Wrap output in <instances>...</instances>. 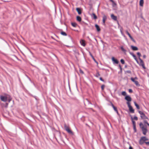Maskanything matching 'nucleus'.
Returning <instances> with one entry per match:
<instances>
[{
	"label": "nucleus",
	"mask_w": 149,
	"mask_h": 149,
	"mask_svg": "<svg viewBox=\"0 0 149 149\" xmlns=\"http://www.w3.org/2000/svg\"><path fill=\"white\" fill-rule=\"evenodd\" d=\"M131 119L132 120V123H133V126H135L136 125L135 122V121H134L133 120V117H132V116H131Z\"/></svg>",
	"instance_id": "b1692460"
},
{
	"label": "nucleus",
	"mask_w": 149,
	"mask_h": 149,
	"mask_svg": "<svg viewBox=\"0 0 149 149\" xmlns=\"http://www.w3.org/2000/svg\"><path fill=\"white\" fill-rule=\"evenodd\" d=\"M126 33L127 34L129 37L131 39V38H132V37L131 36L130 34L128 32V31L127 30L126 31Z\"/></svg>",
	"instance_id": "aec40b11"
},
{
	"label": "nucleus",
	"mask_w": 149,
	"mask_h": 149,
	"mask_svg": "<svg viewBox=\"0 0 149 149\" xmlns=\"http://www.w3.org/2000/svg\"><path fill=\"white\" fill-rule=\"evenodd\" d=\"M6 105L5 106V107L6 108H7L8 107V103H6Z\"/></svg>",
	"instance_id": "79ce46f5"
},
{
	"label": "nucleus",
	"mask_w": 149,
	"mask_h": 149,
	"mask_svg": "<svg viewBox=\"0 0 149 149\" xmlns=\"http://www.w3.org/2000/svg\"><path fill=\"white\" fill-rule=\"evenodd\" d=\"M95 26L96 28L97 29V31L98 32L100 31V28L99 26L97 24H96Z\"/></svg>",
	"instance_id": "4468645a"
},
{
	"label": "nucleus",
	"mask_w": 149,
	"mask_h": 149,
	"mask_svg": "<svg viewBox=\"0 0 149 149\" xmlns=\"http://www.w3.org/2000/svg\"><path fill=\"white\" fill-rule=\"evenodd\" d=\"M131 48L134 51H136L138 50V48L136 46H134L133 45L131 46Z\"/></svg>",
	"instance_id": "1a4fd4ad"
},
{
	"label": "nucleus",
	"mask_w": 149,
	"mask_h": 149,
	"mask_svg": "<svg viewBox=\"0 0 149 149\" xmlns=\"http://www.w3.org/2000/svg\"><path fill=\"white\" fill-rule=\"evenodd\" d=\"M134 83L137 86L139 87L140 86V84L137 81H136Z\"/></svg>",
	"instance_id": "412c9836"
},
{
	"label": "nucleus",
	"mask_w": 149,
	"mask_h": 149,
	"mask_svg": "<svg viewBox=\"0 0 149 149\" xmlns=\"http://www.w3.org/2000/svg\"><path fill=\"white\" fill-rule=\"evenodd\" d=\"M100 75V74L99 73H97L96 75L95 76V77H98V76H99Z\"/></svg>",
	"instance_id": "ea45409f"
},
{
	"label": "nucleus",
	"mask_w": 149,
	"mask_h": 149,
	"mask_svg": "<svg viewBox=\"0 0 149 149\" xmlns=\"http://www.w3.org/2000/svg\"><path fill=\"white\" fill-rule=\"evenodd\" d=\"M80 72L81 73H84L83 72L82 70H80Z\"/></svg>",
	"instance_id": "5fc2aeb1"
},
{
	"label": "nucleus",
	"mask_w": 149,
	"mask_h": 149,
	"mask_svg": "<svg viewBox=\"0 0 149 149\" xmlns=\"http://www.w3.org/2000/svg\"><path fill=\"white\" fill-rule=\"evenodd\" d=\"M131 39L134 42H135V40L132 37L131 38Z\"/></svg>",
	"instance_id": "09e8293b"
},
{
	"label": "nucleus",
	"mask_w": 149,
	"mask_h": 149,
	"mask_svg": "<svg viewBox=\"0 0 149 149\" xmlns=\"http://www.w3.org/2000/svg\"><path fill=\"white\" fill-rule=\"evenodd\" d=\"M120 62L122 64H124L125 63L124 60L122 59L120 60Z\"/></svg>",
	"instance_id": "2f4dec72"
},
{
	"label": "nucleus",
	"mask_w": 149,
	"mask_h": 149,
	"mask_svg": "<svg viewBox=\"0 0 149 149\" xmlns=\"http://www.w3.org/2000/svg\"><path fill=\"white\" fill-rule=\"evenodd\" d=\"M69 37L70 38L71 40H72V37L70 36H69Z\"/></svg>",
	"instance_id": "052dcab7"
},
{
	"label": "nucleus",
	"mask_w": 149,
	"mask_h": 149,
	"mask_svg": "<svg viewBox=\"0 0 149 149\" xmlns=\"http://www.w3.org/2000/svg\"><path fill=\"white\" fill-rule=\"evenodd\" d=\"M140 139L141 140H143L144 142H145V141H147V140H148V139L147 138H146V137H145V136H142V137H141V138Z\"/></svg>",
	"instance_id": "9b49d317"
},
{
	"label": "nucleus",
	"mask_w": 149,
	"mask_h": 149,
	"mask_svg": "<svg viewBox=\"0 0 149 149\" xmlns=\"http://www.w3.org/2000/svg\"><path fill=\"white\" fill-rule=\"evenodd\" d=\"M125 73H128L130 74H131V71L130 70H127L125 71Z\"/></svg>",
	"instance_id": "4c0bfd02"
},
{
	"label": "nucleus",
	"mask_w": 149,
	"mask_h": 149,
	"mask_svg": "<svg viewBox=\"0 0 149 149\" xmlns=\"http://www.w3.org/2000/svg\"><path fill=\"white\" fill-rule=\"evenodd\" d=\"M111 17L112 19L116 21L117 20V17L116 16L114 15L113 14H112L111 15Z\"/></svg>",
	"instance_id": "9d476101"
},
{
	"label": "nucleus",
	"mask_w": 149,
	"mask_h": 149,
	"mask_svg": "<svg viewBox=\"0 0 149 149\" xmlns=\"http://www.w3.org/2000/svg\"><path fill=\"white\" fill-rule=\"evenodd\" d=\"M122 28L121 27V28H120V32H121V34L124 36V37L125 36L123 34L122 31Z\"/></svg>",
	"instance_id": "72a5a7b5"
},
{
	"label": "nucleus",
	"mask_w": 149,
	"mask_h": 149,
	"mask_svg": "<svg viewBox=\"0 0 149 149\" xmlns=\"http://www.w3.org/2000/svg\"><path fill=\"white\" fill-rule=\"evenodd\" d=\"M122 94L124 96H125L126 94V92L125 91H123L122 93Z\"/></svg>",
	"instance_id": "f704fd0d"
},
{
	"label": "nucleus",
	"mask_w": 149,
	"mask_h": 149,
	"mask_svg": "<svg viewBox=\"0 0 149 149\" xmlns=\"http://www.w3.org/2000/svg\"><path fill=\"white\" fill-rule=\"evenodd\" d=\"M113 108L115 111H116V110H117L116 108L115 107H113Z\"/></svg>",
	"instance_id": "49530a36"
},
{
	"label": "nucleus",
	"mask_w": 149,
	"mask_h": 149,
	"mask_svg": "<svg viewBox=\"0 0 149 149\" xmlns=\"http://www.w3.org/2000/svg\"><path fill=\"white\" fill-rule=\"evenodd\" d=\"M0 98L2 101L6 102L8 101V103L10 102L12 99L10 95L6 93L4 94L3 95H1Z\"/></svg>",
	"instance_id": "f257e3e1"
},
{
	"label": "nucleus",
	"mask_w": 149,
	"mask_h": 149,
	"mask_svg": "<svg viewBox=\"0 0 149 149\" xmlns=\"http://www.w3.org/2000/svg\"><path fill=\"white\" fill-rule=\"evenodd\" d=\"M64 128L65 129V130L70 134H71L72 135H74V133L73 132L70 130L69 128L66 125H64Z\"/></svg>",
	"instance_id": "20e7f679"
},
{
	"label": "nucleus",
	"mask_w": 149,
	"mask_h": 149,
	"mask_svg": "<svg viewBox=\"0 0 149 149\" xmlns=\"http://www.w3.org/2000/svg\"><path fill=\"white\" fill-rule=\"evenodd\" d=\"M130 79L134 83L136 81L135 80V79H134V78L132 77Z\"/></svg>",
	"instance_id": "7c9ffc66"
},
{
	"label": "nucleus",
	"mask_w": 149,
	"mask_h": 149,
	"mask_svg": "<svg viewBox=\"0 0 149 149\" xmlns=\"http://www.w3.org/2000/svg\"><path fill=\"white\" fill-rule=\"evenodd\" d=\"M143 58H146V55H143Z\"/></svg>",
	"instance_id": "864d4df0"
},
{
	"label": "nucleus",
	"mask_w": 149,
	"mask_h": 149,
	"mask_svg": "<svg viewBox=\"0 0 149 149\" xmlns=\"http://www.w3.org/2000/svg\"><path fill=\"white\" fill-rule=\"evenodd\" d=\"M105 20H104V19H102V22H103V24L104 25H105Z\"/></svg>",
	"instance_id": "c03bdc74"
},
{
	"label": "nucleus",
	"mask_w": 149,
	"mask_h": 149,
	"mask_svg": "<svg viewBox=\"0 0 149 149\" xmlns=\"http://www.w3.org/2000/svg\"><path fill=\"white\" fill-rule=\"evenodd\" d=\"M77 19L79 22H80L81 21V17L80 16H77Z\"/></svg>",
	"instance_id": "4be33fe9"
},
{
	"label": "nucleus",
	"mask_w": 149,
	"mask_h": 149,
	"mask_svg": "<svg viewBox=\"0 0 149 149\" xmlns=\"http://www.w3.org/2000/svg\"><path fill=\"white\" fill-rule=\"evenodd\" d=\"M133 129L134 130V132H136V129L135 126H133Z\"/></svg>",
	"instance_id": "c85d7f7f"
},
{
	"label": "nucleus",
	"mask_w": 149,
	"mask_h": 149,
	"mask_svg": "<svg viewBox=\"0 0 149 149\" xmlns=\"http://www.w3.org/2000/svg\"><path fill=\"white\" fill-rule=\"evenodd\" d=\"M129 53L133 57L134 59L135 60L137 63H139V62L136 58V56L134 54V53L133 52H129Z\"/></svg>",
	"instance_id": "6e6552de"
},
{
	"label": "nucleus",
	"mask_w": 149,
	"mask_h": 149,
	"mask_svg": "<svg viewBox=\"0 0 149 149\" xmlns=\"http://www.w3.org/2000/svg\"><path fill=\"white\" fill-rule=\"evenodd\" d=\"M29 78V80L31 81V83H33V85H34L35 87H36V85H35V84H34V83L32 82V81H31V79H30Z\"/></svg>",
	"instance_id": "a19ab883"
},
{
	"label": "nucleus",
	"mask_w": 149,
	"mask_h": 149,
	"mask_svg": "<svg viewBox=\"0 0 149 149\" xmlns=\"http://www.w3.org/2000/svg\"><path fill=\"white\" fill-rule=\"evenodd\" d=\"M131 39L134 42H135V40L132 37L131 38Z\"/></svg>",
	"instance_id": "8fccbe9b"
},
{
	"label": "nucleus",
	"mask_w": 149,
	"mask_h": 149,
	"mask_svg": "<svg viewBox=\"0 0 149 149\" xmlns=\"http://www.w3.org/2000/svg\"><path fill=\"white\" fill-rule=\"evenodd\" d=\"M144 3L143 0H140L139 2V5L141 6H143Z\"/></svg>",
	"instance_id": "2eb2a0df"
},
{
	"label": "nucleus",
	"mask_w": 149,
	"mask_h": 149,
	"mask_svg": "<svg viewBox=\"0 0 149 149\" xmlns=\"http://www.w3.org/2000/svg\"><path fill=\"white\" fill-rule=\"evenodd\" d=\"M125 99L127 101V102L130 103V102L131 101L132 98L129 95H126L125 97Z\"/></svg>",
	"instance_id": "423d86ee"
},
{
	"label": "nucleus",
	"mask_w": 149,
	"mask_h": 149,
	"mask_svg": "<svg viewBox=\"0 0 149 149\" xmlns=\"http://www.w3.org/2000/svg\"><path fill=\"white\" fill-rule=\"evenodd\" d=\"M128 108H129V110L130 112L132 113H134V110L133 109L132 106L130 105V103L127 102Z\"/></svg>",
	"instance_id": "39448f33"
},
{
	"label": "nucleus",
	"mask_w": 149,
	"mask_h": 149,
	"mask_svg": "<svg viewBox=\"0 0 149 149\" xmlns=\"http://www.w3.org/2000/svg\"><path fill=\"white\" fill-rule=\"evenodd\" d=\"M80 43L81 45L83 46H85V41L84 40H80Z\"/></svg>",
	"instance_id": "f8f14e48"
},
{
	"label": "nucleus",
	"mask_w": 149,
	"mask_h": 149,
	"mask_svg": "<svg viewBox=\"0 0 149 149\" xmlns=\"http://www.w3.org/2000/svg\"><path fill=\"white\" fill-rule=\"evenodd\" d=\"M105 86L104 85H102L101 86V89L102 90H104V88Z\"/></svg>",
	"instance_id": "e433bc0d"
},
{
	"label": "nucleus",
	"mask_w": 149,
	"mask_h": 149,
	"mask_svg": "<svg viewBox=\"0 0 149 149\" xmlns=\"http://www.w3.org/2000/svg\"><path fill=\"white\" fill-rule=\"evenodd\" d=\"M139 126L142 130L143 134L146 135L148 131L147 127L145 126L142 123H140Z\"/></svg>",
	"instance_id": "f03ea898"
},
{
	"label": "nucleus",
	"mask_w": 149,
	"mask_h": 149,
	"mask_svg": "<svg viewBox=\"0 0 149 149\" xmlns=\"http://www.w3.org/2000/svg\"><path fill=\"white\" fill-rule=\"evenodd\" d=\"M107 19V16L105 15H104L103 17V19H104L105 20H106Z\"/></svg>",
	"instance_id": "473e14b6"
},
{
	"label": "nucleus",
	"mask_w": 149,
	"mask_h": 149,
	"mask_svg": "<svg viewBox=\"0 0 149 149\" xmlns=\"http://www.w3.org/2000/svg\"><path fill=\"white\" fill-rule=\"evenodd\" d=\"M122 51L124 53V54H125L127 51L124 49L123 46H121L120 47Z\"/></svg>",
	"instance_id": "f3484780"
},
{
	"label": "nucleus",
	"mask_w": 149,
	"mask_h": 149,
	"mask_svg": "<svg viewBox=\"0 0 149 149\" xmlns=\"http://www.w3.org/2000/svg\"><path fill=\"white\" fill-rule=\"evenodd\" d=\"M88 102V103H89V104H92V103H91V102Z\"/></svg>",
	"instance_id": "69168bd1"
},
{
	"label": "nucleus",
	"mask_w": 149,
	"mask_h": 149,
	"mask_svg": "<svg viewBox=\"0 0 149 149\" xmlns=\"http://www.w3.org/2000/svg\"><path fill=\"white\" fill-rule=\"evenodd\" d=\"M76 10L77 12L80 15L81 14V9L80 8H77L76 9Z\"/></svg>",
	"instance_id": "ddd939ff"
},
{
	"label": "nucleus",
	"mask_w": 149,
	"mask_h": 149,
	"mask_svg": "<svg viewBox=\"0 0 149 149\" xmlns=\"http://www.w3.org/2000/svg\"><path fill=\"white\" fill-rule=\"evenodd\" d=\"M134 103L136 108L138 109H140V107L139 105L137 104L136 102H134Z\"/></svg>",
	"instance_id": "dca6fc26"
},
{
	"label": "nucleus",
	"mask_w": 149,
	"mask_h": 149,
	"mask_svg": "<svg viewBox=\"0 0 149 149\" xmlns=\"http://www.w3.org/2000/svg\"><path fill=\"white\" fill-rule=\"evenodd\" d=\"M72 25L74 27H76L77 26V24L75 23L72 22L71 23Z\"/></svg>",
	"instance_id": "a878e982"
},
{
	"label": "nucleus",
	"mask_w": 149,
	"mask_h": 149,
	"mask_svg": "<svg viewBox=\"0 0 149 149\" xmlns=\"http://www.w3.org/2000/svg\"><path fill=\"white\" fill-rule=\"evenodd\" d=\"M95 61V63H96L97 64H98V62H97L96 60L95 61Z\"/></svg>",
	"instance_id": "680f3d73"
},
{
	"label": "nucleus",
	"mask_w": 149,
	"mask_h": 149,
	"mask_svg": "<svg viewBox=\"0 0 149 149\" xmlns=\"http://www.w3.org/2000/svg\"><path fill=\"white\" fill-rule=\"evenodd\" d=\"M112 3V6L113 7H115L116 5V3L113 0H112L111 1Z\"/></svg>",
	"instance_id": "6ab92c4d"
},
{
	"label": "nucleus",
	"mask_w": 149,
	"mask_h": 149,
	"mask_svg": "<svg viewBox=\"0 0 149 149\" xmlns=\"http://www.w3.org/2000/svg\"><path fill=\"white\" fill-rule=\"evenodd\" d=\"M111 106H112L113 108V107H115V106L113 105V104L112 103H111Z\"/></svg>",
	"instance_id": "13d9d810"
},
{
	"label": "nucleus",
	"mask_w": 149,
	"mask_h": 149,
	"mask_svg": "<svg viewBox=\"0 0 149 149\" xmlns=\"http://www.w3.org/2000/svg\"><path fill=\"white\" fill-rule=\"evenodd\" d=\"M111 106H112L113 108V107H115V106L113 105V104L112 103H111Z\"/></svg>",
	"instance_id": "4d7b16f0"
},
{
	"label": "nucleus",
	"mask_w": 149,
	"mask_h": 149,
	"mask_svg": "<svg viewBox=\"0 0 149 149\" xmlns=\"http://www.w3.org/2000/svg\"><path fill=\"white\" fill-rule=\"evenodd\" d=\"M139 59L140 61V64H139V65H143V64H144V63L143 61V60L141 59L140 58H139Z\"/></svg>",
	"instance_id": "a211bd4d"
},
{
	"label": "nucleus",
	"mask_w": 149,
	"mask_h": 149,
	"mask_svg": "<svg viewBox=\"0 0 149 149\" xmlns=\"http://www.w3.org/2000/svg\"><path fill=\"white\" fill-rule=\"evenodd\" d=\"M93 18L95 19H96L97 18V17L96 15L94 13H93Z\"/></svg>",
	"instance_id": "c756f323"
},
{
	"label": "nucleus",
	"mask_w": 149,
	"mask_h": 149,
	"mask_svg": "<svg viewBox=\"0 0 149 149\" xmlns=\"http://www.w3.org/2000/svg\"><path fill=\"white\" fill-rule=\"evenodd\" d=\"M129 149H133V148L131 146H130L129 147Z\"/></svg>",
	"instance_id": "bf43d9fd"
},
{
	"label": "nucleus",
	"mask_w": 149,
	"mask_h": 149,
	"mask_svg": "<svg viewBox=\"0 0 149 149\" xmlns=\"http://www.w3.org/2000/svg\"><path fill=\"white\" fill-rule=\"evenodd\" d=\"M111 106H112L113 108V107H115V106L113 105V104L112 103H111Z\"/></svg>",
	"instance_id": "6e6d98bb"
},
{
	"label": "nucleus",
	"mask_w": 149,
	"mask_h": 149,
	"mask_svg": "<svg viewBox=\"0 0 149 149\" xmlns=\"http://www.w3.org/2000/svg\"><path fill=\"white\" fill-rule=\"evenodd\" d=\"M142 66V67L144 68V69H145V65H144V64H143V65H141Z\"/></svg>",
	"instance_id": "603ef678"
},
{
	"label": "nucleus",
	"mask_w": 149,
	"mask_h": 149,
	"mask_svg": "<svg viewBox=\"0 0 149 149\" xmlns=\"http://www.w3.org/2000/svg\"><path fill=\"white\" fill-rule=\"evenodd\" d=\"M144 126L145 127H147L146 125H148L149 124L147 122V121L146 120H145L144 121Z\"/></svg>",
	"instance_id": "5701e85b"
},
{
	"label": "nucleus",
	"mask_w": 149,
	"mask_h": 149,
	"mask_svg": "<svg viewBox=\"0 0 149 149\" xmlns=\"http://www.w3.org/2000/svg\"><path fill=\"white\" fill-rule=\"evenodd\" d=\"M139 143L141 145H142L144 143H145V142H144L143 140H141L140 139L139 141Z\"/></svg>",
	"instance_id": "393cba45"
},
{
	"label": "nucleus",
	"mask_w": 149,
	"mask_h": 149,
	"mask_svg": "<svg viewBox=\"0 0 149 149\" xmlns=\"http://www.w3.org/2000/svg\"><path fill=\"white\" fill-rule=\"evenodd\" d=\"M129 91L130 93H132L133 91L132 89H129Z\"/></svg>",
	"instance_id": "a18cd8bd"
},
{
	"label": "nucleus",
	"mask_w": 149,
	"mask_h": 149,
	"mask_svg": "<svg viewBox=\"0 0 149 149\" xmlns=\"http://www.w3.org/2000/svg\"><path fill=\"white\" fill-rule=\"evenodd\" d=\"M133 119H134V120H138V117L136 116H134V117Z\"/></svg>",
	"instance_id": "58836bf2"
},
{
	"label": "nucleus",
	"mask_w": 149,
	"mask_h": 149,
	"mask_svg": "<svg viewBox=\"0 0 149 149\" xmlns=\"http://www.w3.org/2000/svg\"><path fill=\"white\" fill-rule=\"evenodd\" d=\"M137 54L139 56V58H140V57L141 56V54H140V53L139 52H137Z\"/></svg>",
	"instance_id": "c9c22d12"
},
{
	"label": "nucleus",
	"mask_w": 149,
	"mask_h": 149,
	"mask_svg": "<svg viewBox=\"0 0 149 149\" xmlns=\"http://www.w3.org/2000/svg\"><path fill=\"white\" fill-rule=\"evenodd\" d=\"M134 79H138V78L137 77H135Z\"/></svg>",
	"instance_id": "e2e57ef3"
},
{
	"label": "nucleus",
	"mask_w": 149,
	"mask_h": 149,
	"mask_svg": "<svg viewBox=\"0 0 149 149\" xmlns=\"http://www.w3.org/2000/svg\"><path fill=\"white\" fill-rule=\"evenodd\" d=\"M100 79L102 81L104 82V80L102 79V77H100Z\"/></svg>",
	"instance_id": "37998d69"
},
{
	"label": "nucleus",
	"mask_w": 149,
	"mask_h": 149,
	"mask_svg": "<svg viewBox=\"0 0 149 149\" xmlns=\"http://www.w3.org/2000/svg\"><path fill=\"white\" fill-rule=\"evenodd\" d=\"M127 67V65H125V68H126V67Z\"/></svg>",
	"instance_id": "774afa93"
},
{
	"label": "nucleus",
	"mask_w": 149,
	"mask_h": 149,
	"mask_svg": "<svg viewBox=\"0 0 149 149\" xmlns=\"http://www.w3.org/2000/svg\"><path fill=\"white\" fill-rule=\"evenodd\" d=\"M119 67L121 71L122 70V68L121 66L120 65H119Z\"/></svg>",
	"instance_id": "3c124183"
},
{
	"label": "nucleus",
	"mask_w": 149,
	"mask_h": 149,
	"mask_svg": "<svg viewBox=\"0 0 149 149\" xmlns=\"http://www.w3.org/2000/svg\"><path fill=\"white\" fill-rule=\"evenodd\" d=\"M138 111L139 114H140V116L142 119H148V117L146 116L143 112L140 111Z\"/></svg>",
	"instance_id": "7ed1b4c3"
},
{
	"label": "nucleus",
	"mask_w": 149,
	"mask_h": 149,
	"mask_svg": "<svg viewBox=\"0 0 149 149\" xmlns=\"http://www.w3.org/2000/svg\"><path fill=\"white\" fill-rule=\"evenodd\" d=\"M145 143L146 144L149 145V142H145Z\"/></svg>",
	"instance_id": "de8ad7c7"
},
{
	"label": "nucleus",
	"mask_w": 149,
	"mask_h": 149,
	"mask_svg": "<svg viewBox=\"0 0 149 149\" xmlns=\"http://www.w3.org/2000/svg\"><path fill=\"white\" fill-rule=\"evenodd\" d=\"M111 60L113 64H118L119 63L118 61L116 59H115L114 57H113L111 58Z\"/></svg>",
	"instance_id": "0eeeda50"
},
{
	"label": "nucleus",
	"mask_w": 149,
	"mask_h": 149,
	"mask_svg": "<svg viewBox=\"0 0 149 149\" xmlns=\"http://www.w3.org/2000/svg\"><path fill=\"white\" fill-rule=\"evenodd\" d=\"M115 111L116 112L117 114H118V111L117 110H116V111Z\"/></svg>",
	"instance_id": "0e129e2a"
},
{
	"label": "nucleus",
	"mask_w": 149,
	"mask_h": 149,
	"mask_svg": "<svg viewBox=\"0 0 149 149\" xmlns=\"http://www.w3.org/2000/svg\"><path fill=\"white\" fill-rule=\"evenodd\" d=\"M35 98V99L37 100V98H36V96H35L34 97Z\"/></svg>",
	"instance_id": "338daca9"
},
{
	"label": "nucleus",
	"mask_w": 149,
	"mask_h": 149,
	"mask_svg": "<svg viewBox=\"0 0 149 149\" xmlns=\"http://www.w3.org/2000/svg\"><path fill=\"white\" fill-rule=\"evenodd\" d=\"M61 34L64 36H66L67 34L64 31H62L61 33Z\"/></svg>",
	"instance_id": "cd10ccee"
},
{
	"label": "nucleus",
	"mask_w": 149,
	"mask_h": 149,
	"mask_svg": "<svg viewBox=\"0 0 149 149\" xmlns=\"http://www.w3.org/2000/svg\"><path fill=\"white\" fill-rule=\"evenodd\" d=\"M89 54L90 55V56H91V57L92 58H93V60L94 61H95V58H94L93 56V55H92V54H91V52H89Z\"/></svg>",
	"instance_id": "bb28decb"
}]
</instances>
